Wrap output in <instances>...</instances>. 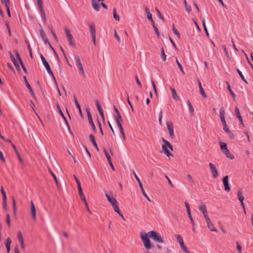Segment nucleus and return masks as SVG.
I'll list each match as a JSON object with an SVG mask.
<instances>
[{
	"mask_svg": "<svg viewBox=\"0 0 253 253\" xmlns=\"http://www.w3.org/2000/svg\"><path fill=\"white\" fill-rule=\"evenodd\" d=\"M75 60L76 62V66L79 70L80 74L81 75L82 77L83 78H85L86 76L85 74V72L84 70V68L82 63L81 58L78 55H76L75 56Z\"/></svg>",
	"mask_w": 253,
	"mask_h": 253,
	"instance_id": "obj_1",
	"label": "nucleus"
},
{
	"mask_svg": "<svg viewBox=\"0 0 253 253\" xmlns=\"http://www.w3.org/2000/svg\"><path fill=\"white\" fill-rule=\"evenodd\" d=\"M148 234L145 233H141L140 237L143 243L144 246L147 250H149L151 249V243L148 237Z\"/></svg>",
	"mask_w": 253,
	"mask_h": 253,
	"instance_id": "obj_2",
	"label": "nucleus"
},
{
	"mask_svg": "<svg viewBox=\"0 0 253 253\" xmlns=\"http://www.w3.org/2000/svg\"><path fill=\"white\" fill-rule=\"evenodd\" d=\"M148 236L152 238L155 241L158 243H164V240L160 234L154 231H151L148 233Z\"/></svg>",
	"mask_w": 253,
	"mask_h": 253,
	"instance_id": "obj_3",
	"label": "nucleus"
},
{
	"mask_svg": "<svg viewBox=\"0 0 253 253\" xmlns=\"http://www.w3.org/2000/svg\"><path fill=\"white\" fill-rule=\"evenodd\" d=\"M175 237L176 240L177 242L179 243L182 250L187 253H190V252L188 251L187 247L184 245L183 240L181 236L179 235H176Z\"/></svg>",
	"mask_w": 253,
	"mask_h": 253,
	"instance_id": "obj_4",
	"label": "nucleus"
},
{
	"mask_svg": "<svg viewBox=\"0 0 253 253\" xmlns=\"http://www.w3.org/2000/svg\"><path fill=\"white\" fill-rule=\"evenodd\" d=\"M64 30L65 32L66 37H67V40L69 42V44L71 46H72L74 47H75L76 44L73 41V36H72V34H70V31L66 28H65Z\"/></svg>",
	"mask_w": 253,
	"mask_h": 253,
	"instance_id": "obj_5",
	"label": "nucleus"
},
{
	"mask_svg": "<svg viewBox=\"0 0 253 253\" xmlns=\"http://www.w3.org/2000/svg\"><path fill=\"white\" fill-rule=\"evenodd\" d=\"M209 167L211 169V171L212 174L213 178H216L218 175L217 170L215 166L211 163H209Z\"/></svg>",
	"mask_w": 253,
	"mask_h": 253,
	"instance_id": "obj_6",
	"label": "nucleus"
},
{
	"mask_svg": "<svg viewBox=\"0 0 253 253\" xmlns=\"http://www.w3.org/2000/svg\"><path fill=\"white\" fill-rule=\"evenodd\" d=\"M40 36H41V38H42V40L43 41L44 43L46 44L47 43H48L49 45L51 47V48L52 49V50L55 52V50L52 47L51 44L49 42H48V39H47V38L46 37V35L45 33H44V32L43 31V30L42 29H40Z\"/></svg>",
	"mask_w": 253,
	"mask_h": 253,
	"instance_id": "obj_7",
	"label": "nucleus"
},
{
	"mask_svg": "<svg viewBox=\"0 0 253 253\" xmlns=\"http://www.w3.org/2000/svg\"><path fill=\"white\" fill-rule=\"evenodd\" d=\"M199 209L203 213L205 218H206L209 217L208 212L207 211L206 206L205 204L203 203H201L199 206Z\"/></svg>",
	"mask_w": 253,
	"mask_h": 253,
	"instance_id": "obj_8",
	"label": "nucleus"
},
{
	"mask_svg": "<svg viewBox=\"0 0 253 253\" xmlns=\"http://www.w3.org/2000/svg\"><path fill=\"white\" fill-rule=\"evenodd\" d=\"M222 181L225 191L229 192L230 190V188L228 182V176L226 175L224 176L222 179Z\"/></svg>",
	"mask_w": 253,
	"mask_h": 253,
	"instance_id": "obj_9",
	"label": "nucleus"
},
{
	"mask_svg": "<svg viewBox=\"0 0 253 253\" xmlns=\"http://www.w3.org/2000/svg\"><path fill=\"white\" fill-rule=\"evenodd\" d=\"M31 204V213L32 215V218L34 220L36 221L37 219L36 217V210L35 207L34 206V203L32 201L30 202Z\"/></svg>",
	"mask_w": 253,
	"mask_h": 253,
	"instance_id": "obj_10",
	"label": "nucleus"
},
{
	"mask_svg": "<svg viewBox=\"0 0 253 253\" xmlns=\"http://www.w3.org/2000/svg\"><path fill=\"white\" fill-rule=\"evenodd\" d=\"M225 112L224 108L223 107L220 108L219 110V118L222 125L226 123L225 119Z\"/></svg>",
	"mask_w": 253,
	"mask_h": 253,
	"instance_id": "obj_11",
	"label": "nucleus"
},
{
	"mask_svg": "<svg viewBox=\"0 0 253 253\" xmlns=\"http://www.w3.org/2000/svg\"><path fill=\"white\" fill-rule=\"evenodd\" d=\"M205 220L207 223L208 228L210 229V230L211 231H215V232L217 231L216 229L214 228L213 224L212 223V222L211 221L209 217L205 218Z\"/></svg>",
	"mask_w": 253,
	"mask_h": 253,
	"instance_id": "obj_12",
	"label": "nucleus"
},
{
	"mask_svg": "<svg viewBox=\"0 0 253 253\" xmlns=\"http://www.w3.org/2000/svg\"><path fill=\"white\" fill-rule=\"evenodd\" d=\"M87 116L88 120V122L89 124H90L92 130L94 131V132L96 131V127L95 126V125L92 121L91 115L89 111H87Z\"/></svg>",
	"mask_w": 253,
	"mask_h": 253,
	"instance_id": "obj_13",
	"label": "nucleus"
},
{
	"mask_svg": "<svg viewBox=\"0 0 253 253\" xmlns=\"http://www.w3.org/2000/svg\"><path fill=\"white\" fill-rule=\"evenodd\" d=\"M105 196L107 199L108 201L112 205V206L116 204H118L116 199L115 198L111 197L107 193H105Z\"/></svg>",
	"mask_w": 253,
	"mask_h": 253,
	"instance_id": "obj_14",
	"label": "nucleus"
},
{
	"mask_svg": "<svg viewBox=\"0 0 253 253\" xmlns=\"http://www.w3.org/2000/svg\"><path fill=\"white\" fill-rule=\"evenodd\" d=\"M167 126L169 131V135L171 138H173L174 136L173 128L171 123H167Z\"/></svg>",
	"mask_w": 253,
	"mask_h": 253,
	"instance_id": "obj_15",
	"label": "nucleus"
},
{
	"mask_svg": "<svg viewBox=\"0 0 253 253\" xmlns=\"http://www.w3.org/2000/svg\"><path fill=\"white\" fill-rule=\"evenodd\" d=\"M43 65L44 66L47 73H48L49 75H50L51 76H52L54 79L55 80V78L54 77V76H53V74L50 69V66L49 65V64L48 63V62L46 61V62H45L44 63H43Z\"/></svg>",
	"mask_w": 253,
	"mask_h": 253,
	"instance_id": "obj_16",
	"label": "nucleus"
},
{
	"mask_svg": "<svg viewBox=\"0 0 253 253\" xmlns=\"http://www.w3.org/2000/svg\"><path fill=\"white\" fill-rule=\"evenodd\" d=\"M197 82H198L200 93L204 98H206L207 97V95L205 93L204 88H203V87L202 86V84L199 80H198Z\"/></svg>",
	"mask_w": 253,
	"mask_h": 253,
	"instance_id": "obj_17",
	"label": "nucleus"
},
{
	"mask_svg": "<svg viewBox=\"0 0 253 253\" xmlns=\"http://www.w3.org/2000/svg\"><path fill=\"white\" fill-rule=\"evenodd\" d=\"M90 140L91 141L93 145L95 147V148L96 149L97 151H99V148L98 147V145L95 141V137L93 135L90 134L89 136Z\"/></svg>",
	"mask_w": 253,
	"mask_h": 253,
	"instance_id": "obj_18",
	"label": "nucleus"
},
{
	"mask_svg": "<svg viewBox=\"0 0 253 253\" xmlns=\"http://www.w3.org/2000/svg\"><path fill=\"white\" fill-rule=\"evenodd\" d=\"M89 31L90 33L91 37H93V36L95 35V25L93 23H91L89 24Z\"/></svg>",
	"mask_w": 253,
	"mask_h": 253,
	"instance_id": "obj_19",
	"label": "nucleus"
},
{
	"mask_svg": "<svg viewBox=\"0 0 253 253\" xmlns=\"http://www.w3.org/2000/svg\"><path fill=\"white\" fill-rule=\"evenodd\" d=\"M145 11L146 14L147 15V18L149 20L151 21L152 23H154V21H153V20L152 19V14L150 13L149 9L148 8L146 7L145 9Z\"/></svg>",
	"mask_w": 253,
	"mask_h": 253,
	"instance_id": "obj_20",
	"label": "nucleus"
},
{
	"mask_svg": "<svg viewBox=\"0 0 253 253\" xmlns=\"http://www.w3.org/2000/svg\"><path fill=\"white\" fill-rule=\"evenodd\" d=\"M162 149L164 152V153L168 156H172V154L169 151V150L168 149L167 146L166 145H162Z\"/></svg>",
	"mask_w": 253,
	"mask_h": 253,
	"instance_id": "obj_21",
	"label": "nucleus"
},
{
	"mask_svg": "<svg viewBox=\"0 0 253 253\" xmlns=\"http://www.w3.org/2000/svg\"><path fill=\"white\" fill-rule=\"evenodd\" d=\"M24 80L25 81L26 85L27 87V88H28V89L29 90L30 93L32 94H34V91H33L31 85H30L29 83H28L26 76L24 77Z\"/></svg>",
	"mask_w": 253,
	"mask_h": 253,
	"instance_id": "obj_22",
	"label": "nucleus"
},
{
	"mask_svg": "<svg viewBox=\"0 0 253 253\" xmlns=\"http://www.w3.org/2000/svg\"><path fill=\"white\" fill-rule=\"evenodd\" d=\"M219 145H220L221 150L222 152V153H223L224 151H226V150H228V148L227 147V144L226 143L221 142L219 143Z\"/></svg>",
	"mask_w": 253,
	"mask_h": 253,
	"instance_id": "obj_23",
	"label": "nucleus"
},
{
	"mask_svg": "<svg viewBox=\"0 0 253 253\" xmlns=\"http://www.w3.org/2000/svg\"><path fill=\"white\" fill-rule=\"evenodd\" d=\"M170 89H171V93H172V98L175 100H178L179 97L176 93L175 89L173 88H171Z\"/></svg>",
	"mask_w": 253,
	"mask_h": 253,
	"instance_id": "obj_24",
	"label": "nucleus"
},
{
	"mask_svg": "<svg viewBox=\"0 0 253 253\" xmlns=\"http://www.w3.org/2000/svg\"><path fill=\"white\" fill-rule=\"evenodd\" d=\"M223 153L225 155V156H226V157H227L228 158L231 159V160H233L234 159V155H233L229 151V150L228 149L227 150H226V151H224L223 152Z\"/></svg>",
	"mask_w": 253,
	"mask_h": 253,
	"instance_id": "obj_25",
	"label": "nucleus"
},
{
	"mask_svg": "<svg viewBox=\"0 0 253 253\" xmlns=\"http://www.w3.org/2000/svg\"><path fill=\"white\" fill-rule=\"evenodd\" d=\"M92 6L96 11H99L100 7L95 0H92Z\"/></svg>",
	"mask_w": 253,
	"mask_h": 253,
	"instance_id": "obj_26",
	"label": "nucleus"
},
{
	"mask_svg": "<svg viewBox=\"0 0 253 253\" xmlns=\"http://www.w3.org/2000/svg\"><path fill=\"white\" fill-rule=\"evenodd\" d=\"M25 42L27 44V47H28V50L29 52L31 58H33L32 51V49H31L30 43L28 40H26Z\"/></svg>",
	"mask_w": 253,
	"mask_h": 253,
	"instance_id": "obj_27",
	"label": "nucleus"
},
{
	"mask_svg": "<svg viewBox=\"0 0 253 253\" xmlns=\"http://www.w3.org/2000/svg\"><path fill=\"white\" fill-rule=\"evenodd\" d=\"M175 59H176V63L177 66H178L180 71L181 72V73L183 74H185V72L184 71L183 68L182 66L181 65V63L179 62V61H178V60L177 58H176Z\"/></svg>",
	"mask_w": 253,
	"mask_h": 253,
	"instance_id": "obj_28",
	"label": "nucleus"
},
{
	"mask_svg": "<svg viewBox=\"0 0 253 253\" xmlns=\"http://www.w3.org/2000/svg\"><path fill=\"white\" fill-rule=\"evenodd\" d=\"M140 189H141V192L143 195V196L146 198V199L149 201H151L150 199H149V197L147 195V194H146L145 193V191L144 189V188H143V184L141 185H140L139 186Z\"/></svg>",
	"mask_w": 253,
	"mask_h": 253,
	"instance_id": "obj_29",
	"label": "nucleus"
},
{
	"mask_svg": "<svg viewBox=\"0 0 253 253\" xmlns=\"http://www.w3.org/2000/svg\"><path fill=\"white\" fill-rule=\"evenodd\" d=\"M237 197L238 198V200L241 202L244 201V197L242 194V193L241 191H238L237 193Z\"/></svg>",
	"mask_w": 253,
	"mask_h": 253,
	"instance_id": "obj_30",
	"label": "nucleus"
},
{
	"mask_svg": "<svg viewBox=\"0 0 253 253\" xmlns=\"http://www.w3.org/2000/svg\"><path fill=\"white\" fill-rule=\"evenodd\" d=\"M226 84H227V89H228L229 91L230 92V94L232 95L233 98L234 99H235V94L234 93V92L232 90V89H231L230 85L229 83L227 82Z\"/></svg>",
	"mask_w": 253,
	"mask_h": 253,
	"instance_id": "obj_31",
	"label": "nucleus"
},
{
	"mask_svg": "<svg viewBox=\"0 0 253 253\" xmlns=\"http://www.w3.org/2000/svg\"><path fill=\"white\" fill-rule=\"evenodd\" d=\"M123 121V119L122 118V117L121 116L120 113H118V114L116 116V123H121Z\"/></svg>",
	"mask_w": 253,
	"mask_h": 253,
	"instance_id": "obj_32",
	"label": "nucleus"
},
{
	"mask_svg": "<svg viewBox=\"0 0 253 253\" xmlns=\"http://www.w3.org/2000/svg\"><path fill=\"white\" fill-rule=\"evenodd\" d=\"M40 13H41V16H42V19L43 20V21L45 22L46 21V15H45V13L44 12V11L43 9H41V10H40Z\"/></svg>",
	"mask_w": 253,
	"mask_h": 253,
	"instance_id": "obj_33",
	"label": "nucleus"
},
{
	"mask_svg": "<svg viewBox=\"0 0 253 253\" xmlns=\"http://www.w3.org/2000/svg\"><path fill=\"white\" fill-rule=\"evenodd\" d=\"M237 71L239 74V75L240 76L241 78L242 79V80L245 82L246 83V84H248V82L246 80L245 78H244V75H243L242 73L241 72V71L239 70V69H237Z\"/></svg>",
	"mask_w": 253,
	"mask_h": 253,
	"instance_id": "obj_34",
	"label": "nucleus"
},
{
	"mask_svg": "<svg viewBox=\"0 0 253 253\" xmlns=\"http://www.w3.org/2000/svg\"><path fill=\"white\" fill-rule=\"evenodd\" d=\"M49 172H50V173L52 175V177L53 178V179H54V180L56 185L58 186V182L57 181V178H56V176L55 174L50 169H49Z\"/></svg>",
	"mask_w": 253,
	"mask_h": 253,
	"instance_id": "obj_35",
	"label": "nucleus"
},
{
	"mask_svg": "<svg viewBox=\"0 0 253 253\" xmlns=\"http://www.w3.org/2000/svg\"><path fill=\"white\" fill-rule=\"evenodd\" d=\"M202 25L204 27V31H205L207 36H209V34L207 29L206 28L205 19H202Z\"/></svg>",
	"mask_w": 253,
	"mask_h": 253,
	"instance_id": "obj_36",
	"label": "nucleus"
},
{
	"mask_svg": "<svg viewBox=\"0 0 253 253\" xmlns=\"http://www.w3.org/2000/svg\"><path fill=\"white\" fill-rule=\"evenodd\" d=\"M187 103L189 107V112H190L191 114H193L194 112V108L190 101L188 100Z\"/></svg>",
	"mask_w": 253,
	"mask_h": 253,
	"instance_id": "obj_37",
	"label": "nucleus"
},
{
	"mask_svg": "<svg viewBox=\"0 0 253 253\" xmlns=\"http://www.w3.org/2000/svg\"><path fill=\"white\" fill-rule=\"evenodd\" d=\"M184 6H185V8L186 10L188 12H189L191 11V6L187 4L186 0H184Z\"/></svg>",
	"mask_w": 253,
	"mask_h": 253,
	"instance_id": "obj_38",
	"label": "nucleus"
},
{
	"mask_svg": "<svg viewBox=\"0 0 253 253\" xmlns=\"http://www.w3.org/2000/svg\"><path fill=\"white\" fill-rule=\"evenodd\" d=\"M113 13L114 18L118 21H120V17L119 15L117 14L116 10L115 9H114Z\"/></svg>",
	"mask_w": 253,
	"mask_h": 253,
	"instance_id": "obj_39",
	"label": "nucleus"
},
{
	"mask_svg": "<svg viewBox=\"0 0 253 253\" xmlns=\"http://www.w3.org/2000/svg\"><path fill=\"white\" fill-rule=\"evenodd\" d=\"M172 31H173V32L174 33V34H175L178 37V38L179 39H180V34L178 32V31H177V30L175 29L174 25H173V26H172Z\"/></svg>",
	"mask_w": 253,
	"mask_h": 253,
	"instance_id": "obj_40",
	"label": "nucleus"
},
{
	"mask_svg": "<svg viewBox=\"0 0 253 253\" xmlns=\"http://www.w3.org/2000/svg\"><path fill=\"white\" fill-rule=\"evenodd\" d=\"M49 29L51 32L52 35H53L55 40L56 41V42H58V39L56 36V34H55L53 30L52 26H49Z\"/></svg>",
	"mask_w": 253,
	"mask_h": 253,
	"instance_id": "obj_41",
	"label": "nucleus"
},
{
	"mask_svg": "<svg viewBox=\"0 0 253 253\" xmlns=\"http://www.w3.org/2000/svg\"><path fill=\"white\" fill-rule=\"evenodd\" d=\"M112 207H113V208L114 211L115 212H116L117 213H119V212H121L118 204H115V205L113 206Z\"/></svg>",
	"mask_w": 253,
	"mask_h": 253,
	"instance_id": "obj_42",
	"label": "nucleus"
},
{
	"mask_svg": "<svg viewBox=\"0 0 253 253\" xmlns=\"http://www.w3.org/2000/svg\"><path fill=\"white\" fill-rule=\"evenodd\" d=\"M11 243V239L9 238H8L6 239L5 244L6 248L10 247V244Z\"/></svg>",
	"mask_w": 253,
	"mask_h": 253,
	"instance_id": "obj_43",
	"label": "nucleus"
},
{
	"mask_svg": "<svg viewBox=\"0 0 253 253\" xmlns=\"http://www.w3.org/2000/svg\"><path fill=\"white\" fill-rule=\"evenodd\" d=\"M104 152L105 154V156L106 157L107 160L109 162L111 161V158L110 155H109V153L107 151L106 149L104 150Z\"/></svg>",
	"mask_w": 253,
	"mask_h": 253,
	"instance_id": "obj_44",
	"label": "nucleus"
},
{
	"mask_svg": "<svg viewBox=\"0 0 253 253\" xmlns=\"http://www.w3.org/2000/svg\"><path fill=\"white\" fill-rule=\"evenodd\" d=\"M133 173L134 177L135 178L136 180H137V181L138 182V183L139 184V186L142 185V183H141L139 178L136 175V174L134 171H133Z\"/></svg>",
	"mask_w": 253,
	"mask_h": 253,
	"instance_id": "obj_45",
	"label": "nucleus"
},
{
	"mask_svg": "<svg viewBox=\"0 0 253 253\" xmlns=\"http://www.w3.org/2000/svg\"><path fill=\"white\" fill-rule=\"evenodd\" d=\"M12 208H13V212H14V213H16V202H15V200L14 197L12 198Z\"/></svg>",
	"mask_w": 253,
	"mask_h": 253,
	"instance_id": "obj_46",
	"label": "nucleus"
},
{
	"mask_svg": "<svg viewBox=\"0 0 253 253\" xmlns=\"http://www.w3.org/2000/svg\"><path fill=\"white\" fill-rule=\"evenodd\" d=\"M17 236V238H18L19 241L24 240L23 238L22 234L21 232V231L18 232Z\"/></svg>",
	"mask_w": 253,
	"mask_h": 253,
	"instance_id": "obj_47",
	"label": "nucleus"
},
{
	"mask_svg": "<svg viewBox=\"0 0 253 253\" xmlns=\"http://www.w3.org/2000/svg\"><path fill=\"white\" fill-rule=\"evenodd\" d=\"M74 99L75 103L76 104L77 108L79 110H80V108H81L80 105L79 103H78L77 97L75 96H74Z\"/></svg>",
	"mask_w": 253,
	"mask_h": 253,
	"instance_id": "obj_48",
	"label": "nucleus"
},
{
	"mask_svg": "<svg viewBox=\"0 0 253 253\" xmlns=\"http://www.w3.org/2000/svg\"><path fill=\"white\" fill-rule=\"evenodd\" d=\"M151 83H152V85L154 91L155 93L157 94V91L156 86L155 84L154 81L152 79H151Z\"/></svg>",
	"mask_w": 253,
	"mask_h": 253,
	"instance_id": "obj_49",
	"label": "nucleus"
},
{
	"mask_svg": "<svg viewBox=\"0 0 253 253\" xmlns=\"http://www.w3.org/2000/svg\"><path fill=\"white\" fill-rule=\"evenodd\" d=\"M37 2H38V6L39 8V10L43 9L42 0H37Z\"/></svg>",
	"mask_w": 253,
	"mask_h": 253,
	"instance_id": "obj_50",
	"label": "nucleus"
},
{
	"mask_svg": "<svg viewBox=\"0 0 253 253\" xmlns=\"http://www.w3.org/2000/svg\"><path fill=\"white\" fill-rule=\"evenodd\" d=\"M37 2H38V6L39 8V10L43 9L42 0H37Z\"/></svg>",
	"mask_w": 253,
	"mask_h": 253,
	"instance_id": "obj_51",
	"label": "nucleus"
},
{
	"mask_svg": "<svg viewBox=\"0 0 253 253\" xmlns=\"http://www.w3.org/2000/svg\"><path fill=\"white\" fill-rule=\"evenodd\" d=\"M156 11L157 12V15L158 16H159V17L163 21H165L164 20V18L163 17V16L162 15V14H161L160 11L159 10V9L157 8H156Z\"/></svg>",
	"mask_w": 253,
	"mask_h": 253,
	"instance_id": "obj_52",
	"label": "nucleus"
},
{
	"mask_svg": "<svg viewBox=\"0 0 253 253\" xmlns=\"http://www.w3.org/2000/svg\"><path fill=\"white\" fill-rule=\"evenodd\" d=\"M1 3L3 4L5 7L7 6H9V0H1Z\"/></svg>",
	"mask_w": 253,
	"mask_h": 253,
	"instance_id": "obj_53",
	"label": "nucleus"
},
{
	"mask_svg": "<svg viewBox=\"0 0 253 253\" xmlns=\"http://www.w3.org/2000/svg\"><path fill=\"white\" fill-rule=\"evenodd\" d=\"M6 222L9 227L10 226V216L9 214H7L6 215Z\"/></svg>",
	"mask_w": 253,
	"mask_h": 253,
	"instance_id": "obj_54",
	"label": "nucleus"
},
{
	"mask_svg": "<svg viewBox=\"0 0 253 253\" xmlns=\"http://www.w3.org/2000/svg\"><path fill=\"white\" fill-rule=\"evenodd\" d=\"M223 129L225 131H226L228 133H231V132L230 131V130L229 129L228 126L227 125V123L223 124Z\"/></svg>",
	"mask_w": 253,
	"mask_h": 253,
	"instance_id": "obj_55",
	"label": "nucleus"
},
{
	"mask_svg": "<svg viewBox=\"0 0 253 253\" xmlns=\"http://www.w3.org/2000/svg\"><path fill=\"white\" fill-rule=\"evenodd\" d=\"M152 26L154 28V30L156 33V34L157 35V36L159 37V35H160V33H159V30L157 28V27L154 24V22L153 23H152Z\"/></svg>",
	"mask_w": 253,
	"mask_h": 253,
	"instance_id": "obj_56",
	"label": "nucleus"
},
{
	"mask_svg": "<svg viewBox=\"0 0 253 253\" xmlns=\"http://www.w3.org/2000/svg\"><path fill=\"white\" fill-rule=\"evenodd\" d=\"M80 197L82 200V201H83L84 203H86V199H85V195L84 194V193H81V194H80Z\"/></svg>",
	"mask_w": 253,
	"mask_h": 253,
	"instance_id": "obj_57",
	"label": "nucleus"
},
{
	"mask_svg": "<svg viewBox=\"0 0 253 253\" xmlns=\"http://www.w3.org/2000/svg\"><path fill=\"white\" fill-rule=\"evenodd\" d=\"M187 177L188 178V179L189 180V181L192 184H194L195 182H194V179H193L192 176L188 174L187 175Z\"/></svg>",
	"mask_w": 253,
	"mask_h": 253,
	"instance_id": "obj_58",
	"label": "nucleus"
},
{
	"mask_svg": "<svg viewBox=\"0 0 253 253\" xmlns=\"http://www.w3.org/2000/svg\"><path fill=\"white\" fill-rule=\"evenodd\" d=\"M95 104H96L98 111H99L102 110L101 106H100L99 101L98 100H95Z\"/></svg>",
	"mask_w": 253,
	"mask_h": 253,
	"instance_id": "obj_59",
	"label": "nucleus"
},
{
	"mask_svg": "<svg viewBox=\"0 0 253 253\" xmlns=\"http://www.w3.org/2000/svg\"><path fill=\"white\" fill-rule=\"evenodd\" d=\"M117 125L118 127L119 128L121 133H123V131H124L123 129V127L122 126V124L121 123H117Z\"/></svg>",
	"mask_w": 253,
	"mask_h": 253,
	"instance_id": "obj_60",
	"label": "nucleus"
},
{
	"mask_svg": "<svg viewBox=\"0 0 253 253\" xmlns=\"http://www.w3.org/2000/svg\"><path fill=\"white\" fill-rule=\"evenodd\" d=\"M57 107L58 110L60 115L62 116V117L63 118H65V116H64L63 113L62 112L60 106L58 105H57Z\"/></svg>",
	"mask_w": 253,
	"mask_h": 253,
	"instance_id": "obj_61",
	"label": "nucleus"
},
{
	"mask_svg": "<svg viewBox=\"0 0 253 253\" xmlns=\"http://www.w3.org/2000/svg\"><path fill=\"white\" fill-rule=\"evenodd\" d=\"M0 191H1V193L2 194V199L6 198V193L4 192V189L2 187H1Z\"/></svg>",
	"mask_w": 253,
	"mask_h": 253,
	"instance_id": "obj_62",
	"label": "nucleus"
},
{
	"mask_svg": "<svg viewBox=\"0 0 253 253\" xmlns=\"http://www.w3.org/2000/svg\"><path fill=\"white\" fill-rule=\"evenodd\" d=\"M0 159L3 162L5 163V159L3 156L2 152L0 151Z\"/></svg>",
	"mask_w": 253,
	"mask_h": 253,
	"instance_id": "obj_63",
	"label": "nucleus"
},
{
	"mask_svg": "<svg viewBox=\"0 0 253 253\" xmlns=\"http://www.w3.org/2000/svg\"><path fill=\"white\" fill-rule=\"evenodd\" d=\"M235 114H236L237 117H238V116H241L240 113L239 109L237 107L235 108Z\"/></svg>",
	"mask_w": 253,
	"mask_h": 253,
	"instance_id": "obj_64",
	"label": "nucleus"
}]
</instances>
